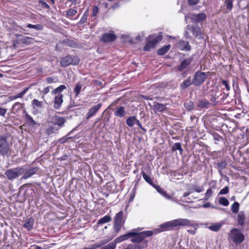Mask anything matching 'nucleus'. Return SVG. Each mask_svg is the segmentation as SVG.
I'll return each mask as SVG.
<instances>
[{"label":"nucleus","instance_id":"nucleus-1","mask_svg":"<svg viewBox=\"0 0 249 249\" xmlns=\"http://www.w3.org/2000/svg\"><path fill=\"white\" fill-rule=\"evenodd\" d=\"M140 228L133 229L131 231V233L133 234L132 235L130 241L136 244L134 245H142V244H145V248L148 246V241L145 240V238L152 236L154 234V231H146L141 232H138L140 231Z\"/></svg>","mask_w":249,"mask_h":249},{"label":"nucleus","instance_id":"nucleus-2","mask_svg":"<svg viewBox=\"0 0 249 249\" xmlns=\"http://www.w3.org/2000/svg\"><path fill=\"white\" fill-rule=\"evenodd\" d=\"M169 231L174 229L178 226H186L191 225V222L186 218H178L167 222Z\"/></svg>","mask_w":249,"mask_h":249},{"label":"nucleus","instance_id":"nucleus-3","mask_svg":"<svg viewBox=\"0 0 249 249\" xmlns=\"http://www.w3.org/2000/svg\"><path fill=\"white\" fill-rule=\"evenodd\" d=\"M123 212L120 211L116 213L114 217L113 229L116 233H118L125 222L123 219Z\"/></svg>","mask_w":249,"mask_h":249},{"label":"nucleus","instance_id":"nucleus-4","mask_svg":"<svg viewBox=\"0 0 249 249\" xmlns=\"http://www.w3.org/2000/svg\"><path fill=\"white\" fill-rule=\"evenodd\" d=\"M229 236L232 241L236 244H241L244 240V234L239 230L236 228L231 231Z\"/></svg>","mask_w":249,"mask_h":249},{"label":"nucleus","instance_id":"nucleus-5","mask_svg":"<svg viewBox=\"0 0 249 249\" xmlns=\"http://www.w3.org/2000/svg\"><path fill=\"white\" fill-rule=\"evenodd\" d=\"M24 172V170L23 168L18 167L7 170L5 171V175L9 179L13 180L23 174Z\"/></svg>","mask_w":249,"mask_h":249},{"label":"nucleus","instance_id":"nucleus-6","mask_svg":"<svg viewBox=\"0 0 249 249\" xmlns=\"http://www.w3.org/2000/svg\"><path fill=\"white\" fill-rule=\"evenodd\" d=\"M161 39L162 36H157L156 37L153 36H150L146 45L144 47V50L146 51H149L151 49L154 48Z\"/></svg>","mask_w":249,"mask_h":249},{"label":"nucleus","instance_id":"nucleus-7","mask_svg":"<svg viewBox=\"0 0 249 249\" xmlns=\"http://www.w3.org/2000/svg\"><path fill=\"white\" fill-rule=\"evenodd\" d=\"M79 62L77 56L67 55L61 58L60 64L62 67H65L70 65H76Z\"/></svg>","mask_w":249,"mask_h":249},{"label":"nucleus","instance_id":"nucleus-8","mask_svg":"<svg viewBox=\"0 0 249 249\" xmlns=\"http://www.w3.org/2000/svg\"><path fill=\"white\" fill-rule=\"evenodd\" d=\"M207 78V75L205 72L196 71L192 81V84L196 86H199L202 85Z\"/></svg>","mask_w":249,"mask_h":249},{"label":"nucleus","instance_id":"nucleus-9","mask_svg":"<svg viewBox=\"0 0 249 249\" xmlns=\"http://www.w3.org/2000/svg\"><path fill=\"white\" fill-rule=\"evenodd\" d=\"M9 144L5 138L0 136V153L4 155L7 154L9 151Z\"/></svg>","mask_w":249,"mask_h":249},{"label":"nucleus","instance_id":"nucleus-10","mask_svg":"<svg viewBox=\"0 0 249 249\" xmlns=\"http://www.w3.org/2000/svg\"><path fill=\"white\" fill-rule=\"evenodd\" d=\"M22 168L24 169V172L21 178L24 179L29 178L34 175L37 171V169L36 167L31 168L28 169L25 168V167H22Z\"/></svg>","mask_w":249,"mask_h":249},{"label":"nucleus","instance_id":"nucleus-11","mask_svg":"<svg viewBox=\"0 0 249 249\" xmlns=\"http://www.w3.org/2000/svg\"><path fill=\"white\" fill-rule=\"evenodd\" d=\"M116 38V35L113 32H110L103 34L101 40L104 42H109L114 41Z\"/></svg>","mask_w":249,"mask_h":249},{"label":"nucleus","instance_id":"nucleus-12","mask_svg":"<svg viewBox=\"0 0 249 249\" xmlns=\"http://www.w3.org/2000/svg\"><path fill=\"white\" fill-rule=\"evenodd\" d=\"M55 95V96L54 97L53 101V107L54 108L57 109L60 107L63 102V96L62 94H58Z\"/></svg>","mask_w":249,"mask_h":249},{"label":"nucleus","instance_id":"nucleus-13","mask_svg":"<svg viewBox=\"0 0 249 249\" xmlns=\"http://www.w3.org/2000/svg\"><path fill=\"white\" fill-rule=\"evenodd\" d=\"M102 106L101 104H98L92 107L89 111L87 114V119H88L94 116L96 112L100 109Z\"/></svg>","mask_w":249,"mask_h":249},{"label":"nucleus","instance_id":"nucleus-14","mask_svg":"<svg viewBox=\"0 0 249 249\" xmlns=\"http://www.w3.org/2000/svg\"><path fill=\"white\" fill-rule=\"evenodd\" d=\"M17 36L18 38V41L19 43H21L25 45H29L32 43V41L33 40V39L31 37L27 36H22L20 35H17Z\"/></svg>","mask_w":249,"mask_h":249},{"label":"nucleus","instance_id":"nucleus-15","mask_svg":"<svg viewBox=\"0 0 249 249\" xmlns=\"http://www.w3.org/2000/svg\"><path fill=\"white\" fill-rule=\"evenodd\" d=\"M111 239H105L99 242L96 243L95 244L91 245L88 247L85 248L84 249H96L98 248L102 247V246L107 243Z\"/></svg>","mask_w":249,"mask_h":249},{"label":"nucleus","instance_id":"nucleus-16","mask_svg":"<svg viewBox=\"0 0 249 249\" xmlns=\"http://www.w3.org/2000/svg\"><path fill=\"white\" fill-rule=\"evenodd\" d=\"M133 234L131 233V231L127 232L126 234H125L124 235H121L117 238H116L114 240V243H115L116 244L119 243H120L122 241H124V240H126L128 239L129 238H131L132 235Z\"/></svg>","mask_w":249,"mask_h":249},{"label":"nucleus","instance_id":"nucleus-17","mask_svg":"<svg viewBox=\"0 0 249 249\" xmlns=\"http://www.w3.org/2000/svg\"><path fill=\"white\" fill-rule=\"evenodd\" d=\"M166 105L160 103H156L153 106L152 109L155 113L161 112L166 109Z\"/></svg>","mask_w":249,"mask_h":249},{"label":"nucleus","instance_id":"nucleus-18","mask_svg":"<svg viewBox=\"0 0 249 249\" xmlns=\"http://www.w3.org/2000/svg\"><path fill=\"white\" fill-rule=\"evenodd\" d=\"M206 16L204 13H200L198 14H195L192 15V19L193 22H199L205 20Z\"/></svg>","mask_w":249,"mask_h":249},{"label":"nucleus","instance_id":"nucleus-19","mask_svg":"<svg viewBox=\"0 0 249 249\" xmlns=\"http://www.w3.org/2000/svg\"><path fill=\"white\" fill-rule=\"evenodd\" d=\"M53 120L54 122V124L55 125H57V126L59 127V128L60 127H62L65 122V120L64 118L58 116H54L53 119Z\"/></svg>","mask_w":249,"mask_h":249},{"label":"nucleus","instance_id":"nucleus-20","mask_svg":"<svg viewBox=\"0 0 249 249\" xmlns=\"http://www.w3.org/2000/svg\"><path fill=\"white\" fill-rule=\"evenodd\" d=\"M125 114L126 112L125 111L124 107L122 106L116 108L114 111V115L117 117L122 118L124 117L125 115Z\"/></svg>","mask_w":249,"mask_h":249},{"label":"nucleus","instance_id":"nucleus-21","mask_svg":"<svg viewBox=\"0 0 249 249\" xmlns=\"http://www.w3.org/2000/svg\"><path fill=\"white\" fill-rule=\"evenodd\" d=\"M25 114V119L26 123L30 126H34L36 125V122L34 120L33 118L29 115L25 110L24 111Z\"/></svg>","mask_w":249,"mask_h":249},{"label":"nucleus","instance_id":"nucleus-22","mask_svg":"<svg viewBox=\"0 0 249 249\" xmlns=\"http://www.w3.org/2000/svg\"><path fill=\"white\" fill-rule=\"evenodd\" d=\"M191 62V59L190 58H188L185 59L183 61L180 65L178 67V70L179 71H182L185 70L187 67L190 64Z\"/></svg>","mask_w":249,"mask_h":249},{"label":"nucleus","instance_id":"nucleus-23","mask_svg":"<svg viewBox=\"0 0 249 249\" xmlns=\"http://www.w3.org/2000/svg\"><path fill=\"white\" fill-rule=\"evenodd\" d=\"M178 48L181 50L189 51L191 49V46L188 42L181 41L178 43Z\"/></svg>","mask_w":249,"mask_h":249},{"label":"nucleus","instance_id":"nucleus-24","mask_svg":"<svg viewBox=\"0 0 249 249\" xmlns=\"http://www.w3.org/2000/svg\"><path fill=\"white\" fill-rule=\"evenodd\" d=\"M59 129V127L55 125H49L46 129V134L50 135L56 132Z\"/></svg>","mask_w":249,"mask_h":249},{"label":"nucleus","instance_id":"nucleus-25","mask_svg":"<svg viewBox=\"0 0 249 249\" xmlns=\"http://www.w3.org/2000/svg\"><path fill=\"white\" fill-rule=\"evenodd\" d=\"M43 103L38 100L35 99L32 102V106L34 109H38L43 107Z\"/></svg>","mask_w":249,"mask_h":249},{"label":"nucleus","instance_id":"nucleus-26","mask_svg":"<svg viewBox=\"0 0 249 249\" xmlns=\"http://www.w3.org/2000/svg\"><path fill=\"white\" fill-rule=\"evenodd\" d=\"M65 89H66V87L64 85H61L53 90L52 91V94L53 95L62 94L61 92Z\"/></svg>","mask_w":249,"mask_h":249},{"label":"nucleus","instance_id":"nucleus-27","mask_svg":"<svg viewBox=\"0 0 249 249\" xmlns=\"http://www.w3.org/2000/svg\"><path fill=\"white\" fill-rule=\"evenodd\" d=\"M160 227V228L159 229H156L153 231L154 233H157L163 231H169V230L168 229V226L167 222H165L161 224Z\"/></svg>","mask_w":249,"mask_h":249},{"label":"nucleus","instance_id":"nucleus-28","mask_svg":"<svg viewBox=\"0 0 249 249\" xmlns=\"http://www.w3.org/2000/svg\"><path fill=\"white\" fill-rule=\"evenodd\" d=\"M142 245H134V244H129L126 248L124 249H144L145 248V244H142Z\"/></svg>","mask_w":249,"mask_h":249},{"label":"nucleus","instance_id":"nucleus-29","mask_svg":"<svg viewBox=\"0 0 249 249\" xmlns=\"http://www.w3.org/2000/svg\"><path fill=\"white\" fill-rule=\"evenodd\" d=\"M111 220V217L108 215H107L104 216L103 217L100 218L97 222V224L100 225L106 223H107L110 222Z\"/></svg>","mask_w":249,"mask_h":249},{"label":"nucleus","instance_id":"nucleus-30","mask_svg":"<svg viewBox=\"0 0 249 249\" xmlns=\"http://www.w3.org/2000/svg\"><path fill=\"white\" fill-rule=\"evenodd\" d=\"M34 220L33 218H30L28 221L26 222L23 225V227L28 231L31 230L33 228Z\"/></svg>","mask_w":249,"mask_h":249},{"label":"nucleus","instance_id":"nucleus-31","mask_svg":"<svg viewBox=\"0 0 249 249\" xmlns=\"http://www.w3.org/2000/svg\"><path fill=\"white\" fill-rule=\"evenodd\" d=\"M136 118L135 116H130L128 117L126 121L127 125L129 127H132L134 124H135Z\"/></svg>","mask_w":249,"mask_h":249},{"label":"nucleus","instance_id":"nucleus-32","mask_svg":"<svg viewBox=\"0 0 249 249\" xmlns=\"http://www.w3.org/2000/svg\"><path fill=\"white\" fill-rule=\"evenodd\" d=\"M170 45H168L163 46L158 51V53L159 55H163L166 53L170 49Z\"/></svg>","mask_w":249,"mask_h":249},{"label":"nucleus","instance_id":"nucleus-33","mask_svg":"<svg viewBox=\"0 0 249 249\" xmlns=\"http://www.w3.org/2000/svg\"><path fill=\"white\" fill-rule=\"evenodd\" d=\"M188 30H190L192 32L193 35L197 37L198 36L200 33V29L198 27H195L194 26L189 27L188 26Z\"/></svg>","mask_w":249,"mask_h":249},{"label":"nucleus","instance_id":"nucleus-34","mask_svg":"<svg viewBox=\"0 0 249 249\" xmlns=\"http://www.w3.org/2000/svg\"><path fill=\"white\" fill-rule=\"evenodd\" d=\"M209 105V102L206 100H200L197 103L198 107L200 108L208 107Z\"/></svg>","mask_w":249,"mask_h":249},{"label":"nucleus","instance_id":"nucleus-35","mask_svg":"<svg viewBox=\"0 0 249 249\" xmlns=\"http://www.w3.org/2000/svg\"><path fill=\"white\" fill-rule=\"evenodd\" d=\"M28 90V88H26L22 91L18 93L17 94L10 97V100H15L18 98H22L23 96L26 93L27 90Z\"/></svg>","mask_w":249,"mask_h":249},{"label":"nucleus","instance_id":"nucleus-36","mask_svg":"<svg viewBox=\"0 0 249 249\" xmlns=\"http://www.w3.org/2000/svg\"><path fill=\"white\" fill-rule=\"evenodd\" d=\"M192 83L191 78H188L186 79L181 85V87L182 89H185L186 88L190 86Z\"/></svg>","mask_w":249,"mask_h":249},{"label":"nucleus","instance_id":"nucleus-37","mask_svg":"<svg viewBox=\"0 0 249 249\" xmlns=\"http://www.w3.org/2000/svg\"><path fill=\"white\" fill-rule=\"evenodd\" d=\"M27 27L29 28L35 29L37 31L42 30L43 28V26L41 24L33 25L29 24L27 25Z\"/></svg>","mask_w":249,"mask_h":249},{"label":"nucleus","instance_id":"nucleus-38","mask_svg":"<svg viewBox=\"0 0 249 249\" xmlns=\"http://www.w3.org/2000/svg\"><path fill=\"white\" fill-rule=\"evenodd\" d=\"M21 106L22 105L20 103H16L12 107V111L13 113H15L20 109V108L21 107Z\"/></svg>","mask_w":249,"mask_h":249},{"label":"nucleus","instance_id":"nucleus-39","mask_svg":"<svg viewBox=\"0 0 249 249\" xmlns=\"http://www.w3.org/2000/svg\"><path fill=\"white\" fill-rule=\"evenodd\" d=\"M239 204L237 202H235L231 205V210L233 213H236L239 211Z\"/></svg>","mask_w":249,"mask_h":249},{"label":"nucleus","instance_id":"nucleus-40","mask_svg":"<svg viewBox=\"0 0 249 249\" xmlns=\"http://www.w3.org/2000/svg\"><path fill=\"white\" fill-rule=\"evenodd\" d=\"M142 175L143 178L147 183H148L149 184L152 186L153 185H154V184H153L152 179L149 176L146 174L144 172H142Z\"/></svg>","mask_w":249,"mask_h":249},{"label":"nucleus","instance_id":"nucleus-41","mask_svg":"<svg viewBox=\"0 0 249 249\" xmlns=\"http://www.w3.org/2000/svg\"><path fill=\"white\" fill-rule=\"evenodd\" d=\"M153 186L157 190V191L163 196L167 193L162 188L157 185H153Z\"/></svg>","mask_w":249,"mask_h":249},{"label":"nucleus","instance_id":"nucleus-42","mask_svg":"<svg viewBox=\"0 0 249 249\" xmlns=\"http://www.w3.org/2000/svg\"><path fill=\"white\" fill-rule=\"evenodd\" d=\"M219 203L224 206H227L229 204L228 200L224 197H222L219 198Z\"/></svg>","mask_w":249,"mask_h":249},{"label":"nucleus","instance_id":"nucleus-43","mask_svg":"<svg viewBox=\"0 0 249 249\" xmlns=\"http://www.w3.org/2000/svg\"><path fill=\"white\" fill-rule=\"evenodd\" d=\"M172 149L174 151L178 150L180 153H181L183 151V149L181 147V144L179 142L175 143L173 146Z\"/></svg>","mask_w":249,"mask_h":249},{"label":"nucleus","instance_id":"nucleus-44","mask_svg":"<svg viewBox=\"0 0 249 249\" xmlns=\"http://www.w3.org/2000/svg\"><path fill=\"white\" fill-rule=\"evenodd\" d=\"M237 220L240 225H243L244 223L245 216L243 214L240 213L237 216Z\"/></svg>","mask_w":249,"mask_h":249},{"label":"nucleus","instance_id":"nucleus-45","mask_svg":"<svg viewBox=\"0 0 249 249\" xmlns=\"http://www.w3.org/2000/svg\"><path fill=\"white\" fill-rule=\"evenodd\" d=\"M221 225L219 223H216L211 225L209 227V229L213 231H218L221 228Z\"/></svg>","mask_w":249,"mask_h":249},{"label":"nucleus","instance_id":"nucleus-46","mask_svg":"<svg viewBox=\"0 0 249 249\" xmlns=\"http://www.w3.org/2000/svg\"><path fill=\"white\" fill-rule=\"evenodd\" d=\"M213 194V191L212 190V189L211 188H209L207 190V191L205 193L204 199L205 200L209 199L211 197Z\"/></svg>","mask_w":249,"mask_h":249},{"label":"nucleus","instance_id":"nucleus-47","mask_svg":"<svg viewBox=\"0 0 249 249\" xmlns=\"http://www.w3.org/2000/svg\"><path fill=\"white\" fill-rule=\"evenodd\" d=\"M81 89H82V85L81 84H80L79 83H78L76 85V86L74 89V92L76 96H78L79 95V94L80 93Z\"/></svg>","mask_w":249,"mask_h":249},{"label":"nucleus","instance_id":"nucleus-48","mask_svg":"<svg viewBox=\"0 0 249 249\" xmlns=\"http://www.w3.org/2000/svg\"><path fill=\"white\" fill-rule=\"evenodd\" d=\"M77 10L73 9H70L67 12L66 15L69 18L73 16L77 13Z\"/></svg>","mask_w":249,"mask_h":249},{"label":"nucleus","instance_id":"nucleus-49","mask_svg":"<svg viewBox=\"0 0 249 249\" xmlns=\"http://www.w3.org/2000/svg\"><path fill=\"white\" fill-rule=\"evenodd\" d=\"M88 17V13L87 11H86L84 13L81 18L80 19V20L79 22L80 23L83 24V23H85L87 21Z\"/></svg>","mask_w":249,"mask_h":249},{"label":"nucleus","instance_id":"nucleus-50","mask_svg":"<svg viewBox=\"0 0 249 249\" xmlns=\"http://www.w3.org/2000/svg\"><path fill=\"white\" fill-rule=\"evenodd\" d=\"M233 0H226L225 4L226 5V8L229 10H231L232 8V3Z\"/></svg>","mask_w":249,"mask_h":249},{"label":"nucleus","instance_id":"nucleus-51","mask_svg":"<svg viewBox=\"0 0 249 249\" xmlns=\"http://www.w3.org/2000/svg\"><path fill=\"white\" fill-rule=\"evenodd\" d=\"M191 191H192V192L193 191H195L197 193H200L203 191V188L202 186L196 185L192 188Z\"/></svg>","mask_w":249,"mask_h":249},{"label":"nucleus","instance_id":"nucleus-52","mask_svg":"<svg viewBox=\"0 0 249 249\" xmlns=\"http://www.w3.org/2000/svg\"><path fill=\"white\" fill-rule=\"evenodd\" d=\"M184 106L189 110H192L194 108V103L191 101L185 103Z\"/></svg>","mask_w":249,"mask_h":249},{"label":"nucleus","instance_id":"nucleus-53","mask_svg":"<svg viewBox=\"0 0 249 249\" xmlns=\"http://www.w3.org/2000/svg\"><path fill=\"white\" fill-rule=\"evenodd\" d=\"M46 81L47 83L51 84L53 83H55L57 81L56 78L53 77H49L46 79Z\"/></svg>","mask_w":249,"mask_h":249},{"label":"nucleus","instance_id":"nucleus-54","mask_svg":"<svg viewBox=\"0 0 249 249\" xmlns=\"http://www.w3.org/2000/svg\"><path fill=\"white\" fill-rule=\"evenodd\" d=\"M192 193V191L191 190L189 192H185L184 193L183 196L181 198V200L182 202H189L191 201L187 200L185 199V197H186L188 196H189L191 193Z\"/></svg>","mask_w":249,"mask_h":249},{"label":"nucleus","instance_id":"nucleus-55","mask_svg":"<svg viewBox=\"0 0 249 249\" xmlns=\"http://www.w3.org/2000/svg\"><path fill=\"white\" fill-rule=\"evenodd\" d=\"M219 97V94L216 93L214 95H213L211 99V101L214 104L216 105L217 103V99H218Z\"/></svg>","mask_w":249,"mask_h":249},{"label":"nucleus","instance_id":"nucleus-56","mask_svg":"<svg viewBox=\"0 0 249 249\" xmlns=\"http://www.w3.org/2000/svg\"><path fill=\"white\" fill-rule=\"evenodd\" d=\"M229 191V187L228 186H226L220 191L218 195H225V194H228Z\"/></svg>","mask_w":249,"mask_h":249},{"label":"nucleus","instance_id":"nucleus-57","mask_svg":"<svg viewBox=\"0 0 249 249\" xmlns=\"http://www.w3.org/2000/svg\"><path fill=\"white\" fill-rule=\"evenodd\" d=\"M222 84L223 86L225 87V89H227V91H229L230 90L231 87L229 84L228 83L227 81L222 80Z\"/></svg>","mask_w":249,"mask_h":249},{"label":"nucleus","instance_id":"nucleus-58","mask_svg":"<svg viewBox=\"0 0 249 249\" xmlns=\"http://www.w3.org/2000/svg\"><path fill=\"white\" fill-rule=\"evenodd\" d=\"M189 4L190 5H195L198 3L199 0H188Z\"/></svg>","mask_w":249,"mask_h":249},{"label":"nucleus","instance_id":"nucleus-59","mask_svg":"<svg viewBox=\"0 0 249 249\" xmlns=\"http://www.w3.org/2000/svg\"><path fill=\"white\" fill-rule=\"evenodd\" d=\"M7 112L6 108H1L0 107V116H4Z\"/></svg>","mask_w":249,"mask_h":249},{"label":"nucleus","instance_id":"nucleus-60","mask_svg":"<svg viewBox=\"0 0 249 249\" xmlns=\"http://www.w3.org/2000/svg\"><path fill=\"white\" fill-rule=\"evenodd\" d=\"M7 112L6 108H1L0 107V116H4Z\"/></svg>","mask_w":249,"mask_h":249},{"label":"nucleus","instance_id":"nucleus-61","mask_svg":"<svg viewBox=\"0 0 249 249\" xmlns=\"http://www.w3.org/2000/svg\"><path fill=\"white\" fill-rule=\"evenodd\" d=\"M98 12V8L97 6H94L92 10V15L93 17H95L96 16Z\"/></svg>","mask_w":249,"mask_h":249},{"label":"nucleus","instance_id":"nucleus-62","mask_svg":"<svg viewBox=\"0 0 249 249\" xmlns=\"http://www.w3.org/2000/svg\"><path fill=\"white\" fill-rule=\"evenodd\" d=\"M51 87H48L42 90V93L44 95L47 94L50 91V88Z\"/></svg>","mask_w":249,"mask_h":249},{"label":"nucleus","instance_id":"nucleus-63","mask_svg":"<svg viewBox=\"0 0 249 249\" xmlns=\"http://www.w3.org/2000/svg\"><path fill=\"white\" fill-rule=\"evenodd\" d=\"M70 138H66V137H63L60 139H59L58 141L60 143H64L67 141V140L70 139Z\"/></svg>","mask_w":249,"mask_h":249},{"label":"nucleus","instance_id":"nucleus-64","mask_svg":"<svg viewBox=\"0 0 249 249\" xmlns=\"http://www.w3.org/2000/svg\"><path fill=\"white\" fill-rule=\"evenodd\" d=\"M166 199L173 200V198L167 193L163 196Z\"/></svg>","mask_w":249,"mask_h":249}]
</instances>
